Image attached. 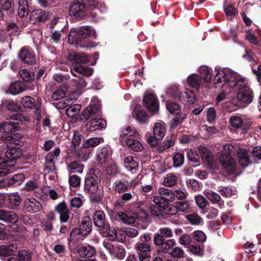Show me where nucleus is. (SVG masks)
Segmentation results:
<instances>
[{"instance_id": "obj_22", "label": "nucleus", "mask_w": 261, "mask_h": 261, "mask_svg": "<svg viewBox=\"0 0 261 261\" xmlns=\"http://www.w3.org/2000/svg\"><path fill=\"white\" fill-rule=\"evenodd\" d=\"M56 211L60 214V220L62 222H66L68 221L69 218V212L64 201L57 205Z\"/></svg>"}, {"instance_id": "obj_60", "label": "nucleus", "mask_w": 261, "mask_h": 261, "mask_svg": "<svg viewBox=\"0 0 261 261\" xmlns=\"http://www.w3.org/2000/svg\"><path fill=\"white\" fill-rule=\"evenodd\" d=\"M182 91H180L177 86H172L170 88L168 91V94L174 99H177L179 100V96Z\"/></svg>"}, {"instance_id": "obj_15", "label": "nucleus", "mask_w": 261, "mask_h": 261, "mask_svg": "<svg viewBox=\"0 0 261 261\" xmlns=\"http://www.w3.org/2000/svg\"><path fill=\"white\" fill-rule=\"evenodd\" d=\"M109 215L112 220L118 219L125 224H130V213L128 211L115 212L112 211Z\"/></svg>"}, {"instance_id": "obj_50", "label": "nucleus", "mask_w": 261, "mask_h": 261, "mask_svg": "<svg viewBox=\"0 0 261 261\" xmlns=\"http://www.w3.org/2000/svg\"><path fill=\"white\" fill-rule=\"evenodd\" d=\"M243 119L238 116H231L229 119L230 125L235 128H241L243 126Z\"/></svg>"}, {"instance_id": "obj_40", "label": "nucleus", "mask_w": 261, "mask_h": 261, "mask_svg": "<svg viewBox=\"0 0 261 261\" xmlns=\"http://www.w3.org/2000/svg\"><path fill=\"white\" fill-rule=\"evenodd\" d=\"M186 218L193 225H198L203 223L202 218L195 213L187 215Z\"/></svg>"}, {"instance_id": "obj_52", "label": "nucleus", "mask_w": 261, "mask_h": 261, "mask_svg": "<svg viewBox=\"0 0 261 261\" xmlns=\"http://www.w3.org/2000/svg\"><path fill=\"white\" fill-rule=\"evenodd\" d=\"M176 115L173 119V122L171 124V127L172 128H176L179 124L182 123L185 118H186V115L180 112L178 114H176Z\"/></svg>"}, {"instance_id": "obj_36", "label": "nucleus", "mask_w": 261, "mask_h": 261, "mask_svg": "<svg viewBox=\"0 0 261 261\" xmlns=\"http://www.w3.org/2000/svg\"><path fill=\"white\" fill-rule=\"evenodd\" d=\"M223 8L228 19H232L238 13L237 9L232 5L227 4V2L224 3Z\"/></svg>"}, {"instance_id": "obj_35", "label": "nucleus", "mask_w": 261, "mask_h": 261, "mask_svg": "<svg viewBox=\"0 0 261 261\" xmlns=\"http://www.w3.org/2000/svg\"><path fill=\"white\" fill-rule=\"evenodd\" d=\"M29 4L27 0H19L18 2V14L21 17H24L29 13Z\"/></svg>"}, {"instance_id": "obj_10", "label": "nucleus", "mask_w": 261, "mask_h": 261, "mask_svg": "<svg viewBox=\"0 0 261 261\" xmlns=\"http://www.w3.org/2000/svg\"><path fill=\"white\" fill-rule=\"evenodd\" d=\"M221 166L229 174L233 173L236 169V162L230 152L223 153L219 159Z\"/></svg>"}, {"instance_id": "obj_34", "label": "nucleus", "mask_w": 261, "mask_h": 261, "mask_svg": "<svg viewBox=\"0 0 261 261\" xmlns=\"http://www.w3.org/2000/svg\"><path fill=\"white\" fill-rule=\"evenodd\" d=\"M24 90L23 84L19 82L11 83L8 88L9 92L13 95H17Z\"/></svg>"}, {"instance_id": "obj_37", "label": "nucleus", "mask_w": 261, "mask_h": 261, "mask_svg": "<svg viewBox=\"0 0 261 261\" xmlns=\"http://www.w3.org/2000/svg\"><path fill=\"white\" fill-rule=\"evenodd\" d=\"M92 223L88 218H85L82 220L79 229L82 232V234L84 236L88 234L91 230Z\"/></svg>"}, {"instance_id": "obj_31", "label": "nucleus", "mask_w": 261, "mask_h": 261, "mask_svg": "<svg viewBox=\"0 0 261 261\" xmlns=\"http://www.w3.org/2000/svg\"><path fill=\"white\" fill-rule=\"evenodd\" d=\"M17 249V245L15 243L9 245H0V256L12 255Z\"/></svg>"}, {"instance_id": "obj_27", "label": "nucleus", "mask_w": 261, "mask_h": 261, "mask_svg": "<svg viewBox=\"0 0 261 261\" xmlns=\"http://www.w3.org/2000/svg\"><path fill=\"white\" fill-rule=\"evenodd\" d=\"M22 155L21 151L20 149L16 147H11L9 148L6 152V156L7 161L5 160L6 164L8 162L15 161L19 158Z\"/></svg>"}, {"instance_id": "obj_16", "label": "nucleus", "mask_w": 261, "mask_h": 261, "mask_svg": "<svg viewBox=\"0 0 261 261\" xmlns=\"http://www.w3.org/2000/svg\"><path fill=\"white\" fill-rule=\"evenodd\" d=\"M132 116L140 123H146L148 121L147 113L140 105L136 106L134 108L132 112Z\"/></svg>"}, {"instance_id": "obj_44", "label": "nucleus", "mask_w": 261, "mask_h": 261, "mask_svg": "<svg viewBox=\"0 0 261 261\" xmlns=\"http://www.w3.org/2000/svg\"><path fill=\"white\" fill-rule=\"evenodd\" d=\"M24 179V175L22 173L14 175L8 181L9 186H16L20 184Z\"/></svg>"}, {"instance_id": "obj_51", "label": "nucleus", "mask_w": 261, "mask_h": 261, "mask_svg": "<svg viewBox=\"0 0 261 261\" xmlns=\"http://www.w3.org/2000/svg\"><path fill=\"white\" fill-rule=\"evenodd\" d=\"M185 160V157L183 153L177 152L173 156V166L175 167H181Z\"/></svg>"}, {"instance_id": "obj_25", "label": "nucleus", "mask_w": 261, "mask_h": 261, "mask_svg": "<svg viewBox=\"0 0 261 261\" xmlns=\"http://www.w3.org/2000/svg\"><path fill=\"white\" fill-rule=\"evenodd\" d=\"M100 110V106L98 102L91 104L88 107L83 113V116L86 119L92 117L93 115L98 114Z\"/></svg>"}, {"instance_id": "obj_43", "label": "nucleus", "mask_w": 261, "mask_h": 261, "mask_svg": "<svg viewBox=\"0 0 261 261\" xmlns=\"http://www.w3.org/2000/svg\"><path fill=\"white\" fill-rule=\"evenodd\" d=\"M114 189L115 191L121 193L127 190L128 188V182L124 180L116 181L114 184Z\"/></svg>"}, {"instance_id": "obj_62", "label": "nucleus", "mask_w": 261, "mask_h": 261, "mask_svg": "<svg viewBox=\"0 0 261 261\" xmlns=\"http://www.w3.org/2000/svg\"><path fill=\"white\" fill-rule=\"evenodd\" d=\"M177 177L173 174H168L164 178V184L167 187H172L176 184Z\"/></svg>"}, {"instance_id": "obj_2", "label": "nucleus", "mask_w": 261, "mask_h": 261, "mask_svg": "<svg viewBox=\"0 0 261 261\" xmlns=\"http://www.w3.org/2000/svg\"><path fill=\"white\" fill-rule=\"evenodd\" d=\"M173 236L172 229L169 227L160 228L154 234L153 241L158 249L164 248V247L171 246L175 240L170 239Z\"/></svg>"}, {"instance_id": "obj_39", "label": "nucleus", "mask_w": 261, "mask_h": 261, "mask_svg": "<svg viewBox=\"0 0 261 261\" xmlns=\"http://www.w3.org/2000/svg\"><path fill=\"white\" fill-rule=\"evenodd\" d=\"M8 201L10 208L15 209V207L18 206L20 203V197L15 193H10L8 195Z\"/></svg>"}, {"instance_id": "obj_30", "label": "nucleus", "mask_w": 261, "mask_h": 261, "mask_svg": "<svg viewBox=\"0 0 261 261\" xmlns=\"http://www.w3.org/2000/svg\"><path fill=\"white\" fill-rule=\"evenodd\" d=\"M18 122L8 121L0 124V131L6 133L15 132L17 130Z\"/></svg>"}, {"instance_id": "obj_29", "label": "nucleus", "mask_w": 261, "mask_h": 261, "mask_svg": "<svg viewBox=\"0 0 261 261\" xmlns=\"http://www.w3.org/2000/svg\"><path fill=\"white\" fill-rule=\"evenodd\" d=\"M67 169L70 173H82L84 165L80 161H72L67 164Z\"/></svg>"}, {"instance_id": "obj_48", "label": "nucleus", "mask_w": 261, "mask_h": 261, "mask_svg": "<svg viewBox=\"0 0 261 261\" xmlns=\"http://www.w3.org/2000/svg\"><path fill=\"white\" fill-rule=\"evenodd\" d=\"M166 108L168 111L172 114H178L180 112V106L176 102L167 101Z\"/></svg>"}, {"instance_id": "obj_17", "label": "nucleus", "mask_w": 261, "mask_h": 261, "mask_svg": "<svg viewBox=\"0 0 261 261\" xmlns=\"http://www.w3.org/2000/svg\"><path fill=\"white\" fill-rule=\"evenodd\" d=\"M24 207L27 212L34 213L39 212L42 208V205L36 199L31 198L25 200Z\"/></svg>"}, {"instance_id": "obj_9", "label": "nucleus", "mask_w": 261, "mask_h": 261, "mask_svg": "<svg viewBox=\"0 0 261 261\" xmlns=\"http://www.w3.org/2000/svg\"><path fill=\"white\" fill-rule=\"evenodd\" d=\"M171 196L166 198L163 195L154 196L153 201L156 205L151 204L149 207L150 212L152 215L158 217H163L164 212L163 207L165 206V203L166 202V199L167 200L171 199Z\"/></svg>"}, {"instance_id": "obj_56", "label": "nucleus", "mask_w": 261, "mask_h": 261, "mask_svg": "<svg viewBox=\"0 0 261 261\" xmlns=\"http://www.w3.org/2000/svg\"><path fill=\"white\" fill-rule=\"evenodd\" d=\"M192 239L198 242L203 243L206 239V236L201 230H196L192 234Z\"/></svg>"}, {"instance_id": "obj_45", "label": "nucleus", "mask_w": 261, "mask_h": 261, "mask_svg": "<svg viewBox=\"0 0 261 261\" xmlns=\"http://www.w3.org/2000/svg\"><path fill=\"white\" fill-rule=\"evenodd\" d=\"M80 36L82 39L88 38L92 33L95 36V32L92 28L88 26H84L79 29Z\"/></svg>"}, {"instance_id": "obj_26", "label": "nucleus", "mask_w": 261, "mask_h": 261, "mask_svg": "<svg viewBox=\"0 0 261 261\" xmlns=\"http://www.w3.org/2000/svg\"><path fill=\"white\" fill-rule=\"evenodd\" d=\"M80 256L83 258H90L95 253V248L90 245L80 246L77 249Z\"/></svg>"}, {"instance_id": "obj_1", "label": "nucleus", "mask_w": 261, "mask_h": 261, "mask_svg": "<svg viewBox=\"0 0 261 261\" xmlns=\"http://www.w3.org/2000/svg\"><path fill=\"white\" fill-rule=\"evenodd\" d=\"M215 71L217 73L214 79L215 85H217L225 82L230 88L237 87L238 92L244 90L247 88H250L248 84L247 79L239 77L236 73L229 68H223L216 67Z\"/></svg>"}, {"instance_id": "obj_61", "label": "nucleus", "mask_w": 261, "mask_h": 261, "mask_svg": "<svg viewBox=\"0 0 261 261\" xmlns=\"http://www.w3.org/2000/svg\"><path fill=\"white\" fill-rule=\"evenodd\" d=\"M205 195L206 198L213 203H217L221 199L220 195L213 191L206 192Z\"/></svg>"}, {"instance_id": "obj_63", "label": "nucleus", "mask_w": 261, "mask_h": 261, "mask_svg": "<svg viewBox=\"0 0 261 261\" xmlns=\"http://www.w3.org/2000/svg\"><path fill=\"white\" fill-rule=\"evenodd\" d=\"M216 117V111L215 109L213 107L207 109L206 112L207 121L210 123H213L215 121Z\"/></svg>"}, {"instance_id": "obj_55", "label": "nucleus", "mask_w": 261, "mask_h": 261, "mask_svg": "<svg viewBox=\"0 0 261 261\" xmlns=\"http://www.w3.org/2000/svg\"><path fill=\"white\" fill-rule=\"evenodd\" d=\"M81 108L80 105L70 106L66 110V114L68 117H73L80 112Z\"/></svg>"}, {"instance_id": "obj_20", "label": "nucleus", "mask_w": 261, "mask_h": 261, "mask_svg": "<svg viewBox=\"0 0 261 261\" xmlns=\"http://www.w3.org/2000/svg\"><path fill=\"white\" fill-rule=\"evenodd\" d=\"M18 219L16 214L11 211L0 209V220L6 223H14Z\"/></svg>"}, {"instance_id": "obj_41", "label": "nucleus", "mask_w": 261, "mask_h": 261, "mask_svg": "<svg viewBox=\"0 0 261 261\" xmlns=\"http://www.w3.org/2000/svg\"><path fill=\"white\" fill-rule=\"evenodd\" d=\"M190 251L194 255L202 256L204 254V245L203 244H194L189 247Z\"/></svg>"}, {"instance_id": "obj_3", "label": "nucleus", "mask_w": 261, "mask_h": 261, "mask_svg": "<svg viewBox=\"0 0 261 261\" xmlns=\"http://www.w3.org/2000/svg\"><path fill=\"white\" fill-rule=\"evenodd\" d=\"M211 68L207 66H201L199 69L200 75L197 74H191L187 78L188 85L193 88L198 89L202 84L203 81L209 83L212 80Z\"/></svg>"}, {"instance_id": "obj_18", "label": "nucleus", "mask_w": 261, "mask_h": 261, "mask_svg": "<svg viewBox=\"0 0 261 261\" xmlns=\"http://www.w3.org/2000/svg\"><path fill=\"white\" fill-rule=\"evenodd\" d=\"M48 17V14L41 9H37L31 12L30 16V21L32 23L45 21Z\"/></svg>"}, {"instance_id": "obj_8", "label": "nucleus", "mask_w": 261, "mask_h": 261, "mask_svg": "<svg viewBox=\"0 0 261 261\" xmlns=\"http://www.w3.org/2000/svg\"><path fill=\"white\" fill-rule=\"evenodd\" d=\"M143 205L142 202L140 201L138 203L132 202V224L135 223L136 221L144 222L146 221L148 217V214L143 209L141 205Z\"/></svg>"}, {"instance_id": "obj_42", "label": "nucleus", "mask_w": 261, "mask_h": 261, "mask_svg": "<svg viewBox=\"0 0 261 261\" xmlns=\"http://www.w3.org/2000/svg\"><path fill=\"white\" fill-rule=\"evenodd\" d=\"M165 134V128L160 123H156L153 127V136L162 139Z\"/></svg>"}, {"instance_id": "obj_19", "label": "nucleus", "mask_w": 261, "mask_h": 261, "mask_svg": "<svg viewBox=\"0 0 261 261\" xmlns=\"http://www.w3.org/2000/svg\"><path fill=\"white\" fill-rule=\"evenodd\" d=\"M107 125L106 121L102 119H94L90 120L86 125L87 130L94 132L101 129Z\"/></svg>"}, {"instance_id": "obj_46", "label": "nucleus", "mask_w": 261, "mask_h": 261, "mask_svg": "<svg viewBox=\"0 0 261 261\" xmlns=\"http://www.w3.org/2000/svg\"><path fill=\"white\" fill-rule=\"evenodd\" d=\"M187 156L190 163H197L195 165H192V166L195 167L199 165V156L197 152L190 150L187 152Z\"/></svg>"}, {"instance_id": "obj_6", "label": "nucleus", "mask_w": 261, "mask_h": 261, "mask_svg": "<svg viewBox=\"0 0 261 261\" xmlns=\"http://www.w3.org/2000/svg\"><path fill=\"white\" fill-rule=\"evenodd\" d=\"M159 194L160 195H163L164 197L167 198L170 197L171 195V199H165L166 202L165 203V206L163 207L164 214H168L170 215H174L177 213L178 210L176 206V205L170 204L169 202L173 201L174 200V194L173 191L168 188H160L159 189Z\"/></svg>"}, {"instance_id": "obj_59", "label": "nucleus", "mask_w": 261, "mask_h": 261, "mask_svg": "<svg viewBox=\"0 0 261 261\" xmlns=\"http://www.w3.org/2000/svg\"><path fill=\"white\" fill-rule=\"evenodd\" d=\"M13 0H0V8L4 11H12Z\"/></svg>"}, {"instance_id": "obj_49", "label": "nucleus", "mask_w": 261, "mask_h": 261, "mask_svg": "<svg viewBox=\"0 0 261 261\" xmlns=\"http://www.w3.org/2000/svg\"><path fill=\"white\" fill-rule=\"evenodd\" d=\"M223 83V84L221 86L222 91L218 94L216 98L217 103L220 102L226 99V96L230 92L229 89L228 90L226 89V90H224L225 87H227L228 86L227 85V83H225V82Z\"/></svg>"}, {"instance_id": "obj_23", "label": "nucleus", "mask_w": 261, "mask_h": 261, "mask_svg": "<svg viewBox=\"0 0 261 261\" xmlns=\"http://www.w3.org/2000/svg\"><path fill=\"white\" fill-rule=\"evenodd\" d=\"M93 219L94 225L98 227H102L107 229V224L105 222L106 216L104 212L102 211L95 212L93 215Z\"/></svg>"}, {"instance_id": "obj_58", "label": "nucleus", "mask_w": 261, "mask_h": 261, "mask_svg": "<svg viewBox=\"0 0 261 261\" xmlns=\"http://www.w3.org/2000/svg\"><path fill=\"white\" fill-rule=\"evenodd\" d=\"M19 73L20 77L25 82L30 81L34 78V73L26 69H22Z\"/></svg>"}, {"instance_id": "obj_4", "label": "nucleus", "mask_w": 261, "mask_h": 261, "mask_svg": "<svg viewBox=\"0 0 261 261\" xmlns=\"http://www.w3.org/2000/svg\"><path fill=\"white\" fill-rule=\"evenodd\" d=\"M254 93L251 88L237 92L236 97H232L230 102L236 107L242 108L248 106L252 102Z\"/></svg>"}, {"instance_id": "obj_12", "label": "nucleus", "mask_w": 261, "mask_h": 261, "mask_svg": "<svg viewBox=\"0 0 261 261\" xmlns=\"http://www.w3.org/2000/svg\"><path fill=\"white\" fill-rule=\"evenodd\" d=\"M176 245V242L174 241V243L169 247L168 246L164 247L162 249H158V252L159 253H168L172 257L176 258H180L185 257V252L182 249L179 247H173Z\"/></svg>"}, {"instance_id": "obj_7", "label": "nucleus", "mask_w": 261, "mask_h": 261, "mask_svg": "<svg viewBox=\"0 0 261 261\" xmlns=\"http://www.w3.org/2000/svg\"><path fill=\"white\" fill-rule=\"evenodd\" d=\"M69 11L70 16L78 19L83 18L87 13L84 0H73Z\"/></svg>"}, {"instance_id": "obj_24", "label": "nucleus", "mask_w": 261, "mask_h": 261, "mask_svg": "<svg viewBox=\"0 0 261 261\" xmlns=\"http://www.w3.org/2000/svg\"><path fill=\"white\" fill-rule=\"evenodd\" d=\"M67 58L69 61L75 63L86 64L90 61V58L83 53H70Z\"/></svg>"}, {"instance_id": "obj_13", "label": "nucleus", "mask_w": 261, "mask_h": 261, "mask_svg": "<svg viewBox=\"0 0 261 261\" xmlns=\"http://www.w3.org/2000/svg\"><path fill=\"white\" fill-rule=\"evenodd\" d=\"M71 72L74 76L79 77L81 79L82 75L86 76L91 75L93 72V69L91 67L73 64L71 68Z\"/></svg>"}, {"instance_id": "obj_57", "label": "nucleus", "mask_w": 261, "mask_h": 261, "mask_svg": "<svg viewBox=\"0 0 261 261\" xmlns=\"http://www.w3.org/2000/svg\"><path fill=\"white\" fill-rule=\"evenodd\" d=\"M21 103L24 108L33 109L35 108V100L30 96H24L21 98Z\"/></svg>"}, {"instance_id": "obj_14", "label": "nucleus", "mask_w": 261, "mask_h": 261, "mask_svg": "<svg viewBox=\"0 0 261 261\" xmlns=\"http://www.w3.org/2000/svg\"><path fill=\"white\" fill-rule=\"evenodd\" d=\"M18 57L25 64L33 65L36 62L35 56L27 47H23L18 53Z\"/></svg>"}, {"instance_id": "obj_21", "label": "nucleus", "mask_w": 261, "mask_h": 261, "mask_svg": "<svg viewBox=\"0 0 261 261\" xmlns=\"http://www.w3.org/2000/svg\"><path fill=\"white\" fill-rule=\"evenodd\" d=\"M196 98V95L191 90L186 89L182 91L179 96V101L184 105H191L194 103Z\"/></svg>"}, {"instance_id": "obj_28", "label": "nucleus", "mask_w": 261, "mask_h": 261, "mask_svg": "<svg viewBox=\"0 0 261 261\" xmlns=\"http://www.w3.org/2000/svg\"><path fill=\"white\" fill-rule=\"evenodd\" d=\"M239 163L243 168L247 167L250 163L249 157L246 150L240 149L238 152Z\"/></svg>"}, {"instance_id": "obj_11", "label": "nucleus", "mask_w": 261, "mask_h": 261, "mask_svg": "<svg viewBox=\"0 0 261 261\" xmlns=\"http://www.w3.org/2000/svg\"><path fill=\"white\" fill-rule=\"evenodd\" d=\"M143 101L145 107L149 111L153 113L158 111L159 102L157 97L154 94L152 93L145 94Z\"/></svg>"}, {"instance_id": "obj_33", "label": "nucleus", "mask_w": 261, "mask_h": 261, "mask_svg": "<svg viewBox=\"0 0 261 261\" xmlns=\"http://www.w3.org/2000/svg\"><path fill=\"white\" fill-rule=\"evenodd\" d=\"M109 158V151L106 147H102L98 150L96 155V160L100 164H105Z\"/></svg>"}, {"instance_id": "obj_53", "label": "nucleus", "mask_w": 261, "mask_h": 261, "mask_svg": "<svg viewBox=\"0 0 261 261\" xmlns=\"http://www.w3.org/2000/svg\"><path fill=\"white\" fill-rule=\"evenodd\" d=\"M83 237L84 236L82 234V232L80 230L79 228H76L71 231L69 240L73 242L82 240Z\"/></svg>"}, {"instance_id": "obj_64", "label": "nucleus", "mask_w": 261, "mask_h": 261, "mask_svg": "<svg viewBox=\"0 0 261 261\" xmlns=\"http://www.w3.org/2000/svg\"><path fill=\"white\" fill-rule=\"evenodd\" d=\"M175 204L178 211L186 212L190 208L189 203L187 200L176 201Z\"/></svg>"}, {"instance_id": "obj_47", "label": "nucleus", "mask_w": 261, "mask_h": 261, "mask_svg": "<svg viewBox=\"0 0 261 261\" xmlns=\"http://www.w3.org/2000/svg\"><path fill=\"white\" fill-rule=\"evenodd\" d=\"M79 33V29H72L70 31L68 35V39L71 44L73 43H77L82 40L81 37L80 36V33Z\"/></svg>"}, {"instance_id": "obj_54", "label": "nucleus", "mask_w": 261, "mask_h": 261, "mask_svg": "<svg viewBox=\"0 0 261 261\" xmlns=\"http://www.w3.org/2000/svg\"><path fill=\"white\" fill-rule=\"evenodd\" d=\"M103 142L102 138H91L86 140L85 146L86 147H95Z\"/></svg>"}, {"instance_id": "obj_32", "label": "nucleus", "mask_w": 261, "mask_h": 261, "mask_svg": "<svg viewBox=\"0 0 261 261\" xmlns=\"http://www.w3.org/2000/svg\"><path fill=\"white\" fill-rule=\"evenodd\" d=\"M130 132V127L127 126L122 129L120 134V142L123 146H127L129 148L130 147V137L129 135Z\"/></svg>"}, {"instance_id": "obj_38", "label": "nucleus", "mask_w": 261, "mask_h": 261, "mask_svg": "<svg viewBox=\"0 0 261 261\" xmlns=\"http://www.w3.org/2000/svg\"><path fill=\"white\" fill-rule=\"evenodd\" d=\"M52 152L48 153L45 158V164L44 171L48 173L55 170V164Z\"/></svg>"}, {"instance_id": "obj_5", "label": "nucleus", "mask_w": 261, "mask_h": 261, "mask_svg": "<svg viewBox=\"0 0 261 261\" xmlns=\"http://www.w3.org/2000/svg\"><path fill=\"white\" fill-rule=\"evenodd\" d=\"M100 173L98 170H95L93 173L87 175L85 180L84 190L90 194H94L98 190Z\"/></svg>"}]
</instances>
